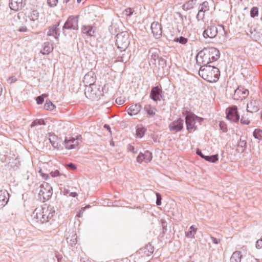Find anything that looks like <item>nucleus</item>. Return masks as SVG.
<instances>
[{
    "mask_svg": "<svg viewBox=\"0 0 262 262\" xmlns=\"http://www.w3.org/2000/svg\"><path fill=\"white\" fill-rule=\"evenodd\" d=\"M55 211L53 207L44 204L41 208H36L33 212V217L36 222L44 223L49 222L54 215Z\"/></svg>",
    "mask_w": 262,
    "mask_h": 262,
    "instance_id": "1",
    "label": "nucleus"
},
{
    "mask_svg": "<svg viewBox=\"0 0 262 262\" xmlns=\"http://www.w3.org/2000/svg\"><path fill=\"white\" fill-rule=\"evenodd\" d=\"M199 74L204 80L211 83L217 81L220 76V72L214 66L204 65L200 68Z\"/></svg>",
    "mask_w": 262,
    "mask_h": 262,
    "instance_id": "2",
    "label": "nucleus"
},
{
    "mask_svg": "<svg viewBox=\"0 0 262 262\" xmlns=\"http://www.w3.org/2000/svg\"><path fill=\"white\" fill-rule=\"evenodd\" d=\"M199 56L202 59V62L204 65H207L208 63L213 62L217 60L220 57V52L215 48H211L208 53H205L203 51L199 53L196 57V61L199 62Z\"/></svg>",
    "mask_w": 262,
    "mask_h": 262,
    "instance_id": "3",
    "label": "nucleus"
},
{
    "mask_svg": "<svg viewBox=\"0 0 262 262\" xmlns=\"http://www.w3.org/2000/svg\"><path fill=\"white\" fill-rule=\"evenodd\" d=\"M52 194V187L49 183L44 182L40 185L38 198L41 201L45 202L51 197Z\"/></svg>",
    "mask_w": 262,
    "mask_h": 262,
    "instance_id": "4",
    "label": "nucleus"
},
{
    "mask_svg": "<svg viewBox=\"0 0 262 262\" xmlns=\"http://www.w3.org/2000/svg\"><path fill=\"white\" fill-rule=\"evenodd\" d=\"M116 45L121 51L125 52L129 45V35L127 32H122L116 36Z\"/></svg>",
    "mask_w": 262,
    "mask_h": 262,
    "instance_id": "5",
    "label": "nucleus"
},
{
    "mask_svg": "<svg viewBox=\"0 0 262 262\" xmlns=\"http://www.w3.org/2000/svg\"><path fill=\"white\" fill-rule=\"evenodd\" d=\"M84 94L88 98L92 100H98L102 95L100 88H97L96 84L87 86Z\"/></svg>",
    "mask_w": 262,
    "mask_h": 262,
    "instance_id": "6",
    "label": "nucleus"
},
{
    "mask_svg": "<svg viewBox=\"0 0 262 262\" xmlns=\"http://www.w3.org/2000/svg\"><path fill=\"white\" fill-rule=\"evenodd\" d=\"M183 114L185 116V122L186 124L187 129H196L195 126V118H198V116L188 111H185L183 112Z\"/></svg>",
    "mask_w": 262,
    "mask_h": 262,
    "instance_id": "7",
    "label": "nucleus"
},
{
    "mask_svg": "<svg viewBox=\"0 0 262 262\" xmlns=\"http://www.w3.org/2000/svg\"><path fill=\"white\" fill-rule=\"evenodd\" d=\"M78 16H70L65 22L62 30L63 32L66 29H72L77 30L78 29Z\"/></svg>",
    "mask_w": 262,
    "mask_h": 262,
    "instance_id": "8",
    "label": "nucleus"
},
{
    "mask_svg": "<svg viewBox=\"0 0 262 262\" xmlns=\"http://www.w3.org/2000/svg\"><path fill=\"white\" fill-rule=\"evenodd\" d=\"M82 137L80 135L77 136L76 138L74 137H66L64 141V145L67 149H72L76 148L78 146L79 141L81 140Z\"/></svg>",
    "mask_w": 262,
    "mask_h": 262,
    "instance_id": "9",
    "label": "nucleus"
},
{
    "mask_svg": "<svg viewBox=\"0 0 262 262\" xmlns=\"http://www.w3.org/2000/svg\"><path fill=\"white\" fill-rule=\"evenodd\" d=\"M226 118L227 119L236 122L239 119V115L238 114L237 108L236 106H233L226 110Z\"/></svg>",
    "mask_w": 262,
    "mask_h": 262,
    "instance_id": "10",
    "label": "nucleus"
},
{
    "mask_svg": "<svg viewBox=\"0 0 262 262\" xmlns=\"http://www.w3.org/2000/svg\"><path fill=\"white\" fill-rule=\"evenodd\" d=\"M152 33L154 37L159 39L162 36V30L160 24L157 21L153 22L150 26Z\"/></svg>",
    "mask_w": 262,
    "mask_h": 262,
    "instance_id": "11",
    "label": "nucleus"
},
{
    "mask_svg": "<svg viewBox=\"0 0 262 262\" xmlns=\"http://www.w3.org/2000/svg\"><path fill=\"white\" fill-rule=\"evenodd\" d=\"M159 52V50L156 48H151L149 50V63L150 65L156 66L157 61L160 58Z\"/></svg>",
    "mask_w": 262,
    "mask_h": 262,
    "instance_id": "12",
    "label": "nucleus"
},
{
    "mask_svg": "<svg viewBox=\"0 0 262 262\" xmlns=\"http://www.w3.org/2000/svg\"><path fill=\"white\" fill-rule=\"evenodd\" d=\"M217 29L215 26H210L205 29L203 33V36L204 38H214L217 34Z\"/></svg>",
    "mask_w": 262,
    "mask_h": 262,
    "instance_id": "13",
    "label": "nucleus"
},
{
    "mask_svg": "<svg viewBox=\"0 0 262 262\" xmlns=\"http://www.w3.org/2000/svg\"><path fill=\"white\" fill-rule=\"evenodd\" d=\"M96 81V76L95 73L93 71H90L86 73L84 76L83 82L85 85V88L87 86H90L94 85Z\"/></svg>",
    "mask_w": 262,
    "mask_h": 262,
    "instance_id": "14",
    "label": "nucleus"
},
{
    "mask_svg": "<svg viewBox=\"0 0 262 262\" xmlns=\"http://www.w3.org/2000/svg\"><path fill=\"white\" fill-rule=\"evenodd\" d=\"M162 97V90L159 86H155L151 89L150 98L154 101H160Z\"/></svg>",
    "mask_w": 262,
    "mask_h": 262,
    "instance_id": "15",
    "label": "nucleus"
},
{
    "mask_svg": "<svg viewBox=\"0 0 262 262\" xmlns=\"http://www.w3.org/2000/svg\"><path fill=\"white\" fill-rule=\"evenodd\" d=\"M169 128L170 130L178 132L181 131L183 128V120L179 118L178 120L171 122L169 125Z\"/></svg>",
    "mask_w": 262,
    "mask_h": 262,
    "instance_id": "16",
    "label": "nucleus"
},
{
    "mask_svg": "<svg viewBox=\"0 0 262 262\" xmlns=\"http://www.w3.org/2000/svg\"><path fill=\"white\" fill-rule=\"evenodd\" d=\"M23 2L24 0H10L9 5L11 10L17 11L23 7Z\"/></svg>",
    "mask_w": 262,
    "mask_h": 262,
    "instance_id": "17",
    "label": "nucleus"
},
{
    "mask_svg": "<svg viewBox=\"0 0 262 262\" xmlns=\"http://www.w3.org/2000/svg\"><path fill=\"white\" fill-rule=\"evenodd\" d=\"M9 194L7 190L0 191V209H2L9 201Z\"/></svg>",
    "mask_w": 262,
    "mask_h": 262,
    "instance_id": "18",
    "label": "nucleus"
},
{
    "mask_svg": "<svg viewBox=\"0 0 262 262\" xmlns=\"http://www.w3.org/2000/svg\"><path fill=\"white\" fill-rule=\"evenodd\" d=\"M247 110L248 112L255 113L259 110V102L257 100H252L247 104Z\"/></svg>",
    "mask_w": 262,
    "mask_h": 262,
    "instance_id": "19",
    "label": "nucleus"
},
{
    "mask_svg": "<svg viewBox=\"0 0 262 262\" xmlns=\"http://www.w3.org/2000/svg\"><path fill=\"white\" fill-rule=\"evenodd\" d=\"M59 26V22L56 25L52 26L47 32V36H53L55 39H58L60 35L58 31Z\"/></svg>",
    "mask_w": 262,
    "mask_h": 262,
    "instance_id": "20",
    "label": "nucleus"
},
{
    "mask_svg": "<svg viewBox=\"0 0 262 262\" xmlns=\"http://www.w3.org/2000/svg\"><path fill=\"white\" fill-rule=\"evenodd\" d=\"M141 105L139 103H137L130 105L127 109V111L128 115L130 116H133L138 114V113L141 110Z\"/></svg>",
    "mask_w": 262,
    "mask_h": 262,
    "instance_id": "21",
    "label": "nucleus"
},
{
    "mask_svg": "<svg viewBox=\"0 0 262 262\" xmlns=\"http://www.w3.org/2000/svg\"><path fill=\"white\" fill-rule=\"evenodd\" d=\"M237 150L238 152H244L247 148V141L241 137L237 143Z\"/></svg>",
    "mask_w": 262,
    "mask_h": 262,
    "instance_id": "22",
    "label": "nucleus"
},
{
    "mask_svg": "<svg viewBox=\"0 0 262 262\" xmlns=\"http://www.w3.org/2000/svg\"><path fill=\"white\" fill-rule=\"evenodd\" d=\"M67 243L72 247L75 245L77 243V236L74 232L71 233L67 237Z\"/></svg>",
    "mask_w": 262,
    "mask_h": 262,
    "instance_id": "23",
    "label": "nucleus"
},
{
    "mask_svg": "<svg viewBox=\"0 0 262 262\" xmlns=\"http://www.w3.org/2000/svg\"><path fill=\"white\" fill-rule=\"evenodd\" d=\"M81 31L89 36L94 35L95 30L92 26H83L81 28Z\"/></svg>",
    "mask_w": 262,
    "mask_h": 262,
    "instance_id": "24",
    "label": "nucleus"
},
{
    "mask_svg": "<svg viewBox=\"0 0 262 262\" xmlns=\"http://www.w3.org/2000/svg\"><path fill=\"white\" fill-rule=\"evenodd\" d=\"M242 253L241 251H236L232 254L230 261V262H241L242 259Z\"/></svg>",
    "mask_w": 262,
    "mask_h": 262,
    "instance_id": "25",
    "label": "nucleus"
},
{
    "mask_svg": "<svg viewBox=\"0 0 262 262\" xmlns=\"http://www.w3.org/2000/svg\"><path fill=\"white\" fill-rule=\"evenodd\" d=\"M53 49L52 45H50L49 42H45L43 50L41 52L43 55H48L52 51Z\"/></svg>",
    "mask_w": 262,
    "mask_h": 262,
    "instance_id": "26",
    "label": "nucleus"
},
{
    "mask_svg": "<svg viewBox=\"0 0 262 262\" xmlns=\"http://www.w3.org/2000/svg\"><path fill=\"white\" fill-rule=\"evenodd\" d=\"M196 0H190L182 6V8L185 11L191 9L196 3Z\"/></svg>",
    "mask_w": 262,
    "mask_h": 262,
    "instance_id": "27",
    "label": "nucleus"
},
{
    "mask_svg": "<svg viewBox=\"0 0 262 262\" xmlns=\"http://www.w3.org/2000/svg\"><path fill=\"white\" fill-rule=\"evenodd\" d=\"M204 159L207 161L215 163L219 160L218 155L215 154L211 156H206L204 157Z\"/></svg>",
    "mask_w": 262,
    "mask_h": 262,
    "instance_id": "28",
    "label": "nucleus"
},
{
    "mask_svg": "<svg viewBox=\"0 0 262 262\" xmlns=\"http://www.w3.org/2000/svg\"><path fill=\"white\" fill-rule=\"evenodd\" d=\"M199 10H201V12H206L209 11V6L208 2L205 1L202 3L199 7Z\"/></svg>",
    "mask_w": 262,
    "mask_h": 262,
    "instance_id": "29",
    "label": "nucleus"
},
{
    "mask_svg": "<svg viewBox=\"0 0 262 262\" xmlns=\"http://www.w3.org/2000/svg\"><path fill=\"white\" fill-rule=\"evenodd\" d=\"M232 98L234 100H242V93L239 86L234 90V93L232 96Z\"/></svg>",
    "mask_w": 262,
    "mask_h": 262,
    "instance_id": "30",
    "label": "nucleus"
},
{
    "mask_svg": "<svg viewBox=\"0 0 262 262\" xmlns=\"http://www.w3.org/2000/svg\"><path fill=\"white\" fill-rule=\"evenodd\" d=\"M144 109L149 117L153 116L155 114V112L150 105L147 104L145 105Z\"/></svg>",
    "mask_w": 262,
    "mask_h": 262,
    "instance_id": "31",
    "label": "nucleus"
},
{
    "mask_svg": "<svg viewBox=\"0 0 262 262\" xmlns=\"http://www.w3.org/2000/svg\"><path fill=\"white\" fill-rule=\"evenodd\" d=\"M144 157L143 159H144V162L146 163H148L150 162L152 158V153L146 150L143 153Z\"/></svg>",
    "mask_w": 262,
    "mask_h": 262,
    "instance_id": "32",
    "label": "nucleus"
},
{
    "mask_svg": "<svg viewBox=\"0 0 262 262\" xmlns=\"http://www.w3.org/2000/svg\"><path fill=\"white\" fill-rule=\"evenodd\" d=\"M253 137L259 140H262V130L256 128L253 133Z\"/></svg>",
    "mask_w": 262,
    "mask_h": 262,
    "instance_id": "33",
    "label": "nucleus"
},
{
    "mask_svg": "<svg viewBox=\"0 0 262 262\" xmlns=\"http://www.w3.org/2000/svg\"><path fill=\"white\" fill-rule=\"evenodd\" d=\"M146 129L143 127H138L136 129V135L139 138H142L145 132Z\"/></svg>",
    "mask_w": 262,
    "mask_h": 262,
    "instance_id": "34",
    "label": "nucleus"
},
{
    "mask_svg": "<svg viewBox=\"0 0 262 262\" xmlns=\"http://www.w3.org/2000/svg\"><path fill=\"white\" fill-rule=\"evenodd\" d=\"M55 107V105L50 100H46L44 108L48 111H52Z\"/></svg>",
    "mask_w": 262,
    "mask_h": 262,
    "instance_id": "35",
    "label": "nucleus"
},
{
    "mask_svg": "<svg viewBox=\"0 0 262 262\" xmlns=\"http://www.w3.org/2000/svg\"><path fill=\"white\" fill-rule=\"evenodd\" d=\"M144 250V253H146L147 255H149L153 253L154 248L151 245H147L145 247Z\"/></svg>",
    "mask_w": 262,
    "mask_h": 262,
    "instance_id": "36",
    "label": "nucleus"
},
{
    "mask_svg": "<svg viewBox=\"0 0 262 262\" xmlns=\"http://www.w3.org/2000/svg\"><path fill=\"white\" fill-rule=\"evenodd\" d=\"M39 17V13L37 12V10H33L30 15L29 16V18L31 20H32L33 21L38 20Z\"/></svg>",
    "mask_w": 262,
    "mask_h": 262,
    "instance_id": "37",
    "label": "nucleus"
},
{
    "mask_svg": "<svg viewBox=\"0 0 262 262\" xmlns=\"http://www.w3.org/2000/svg\"><path fill=\"white\" fill-rule=\"evenodd\" d=\"M45 124H46V122L43 119H36L32 122V123L31 124V126L32 127H33L37 125H45Z\"/></svg>",
    "mask_w": 262,
    "mask_h": 262,
    "instance_id": "38",
    "label": "nucleus"
},
{
    "mask_svg": "<svg viewBox=\"0 0 262 262\" xmlns=\"http://www.w3.org/2000/svg\"><path fill=\"white\" fill-rule=\"evenodd\" d=\"M174 41L179 42L182 45H185L187 42L188 39L183 36H180L179 37L175 38L174 39Z\"/></svg>",
    "mask_w": 262,
    "mask_h": 262,
    "instance_id": "39",
    "label": "nucleus"
},
{
    "mask_svg": "<svg viewBox=\"0 0 262 262\" xmlns=\"http://www.w3.org/2000/svg\"><path fill=\"white\" fill-rule=\"evenodd\" d=\"M258 9L256 7H252L250 10V16L251 17H254L258 16Z\"/></svg>",
    "mask_w": 262,
    "mask_h": 262,
    "instance_id": "40",
    "label": "nucleus"
},
{
    "mask_svg": "<svg viewBox=\"0 0 262 262\" xmlns=\"http://www.w3.org/2000/svg\"><path fill=\"white\" fill-rule=\"evenodd\" d=\"M242 93V100L245 99L249 94V91L242 86H239Z\"/></svg>",
    "mask_w": 262,
    "mask_h": 262,
    "instance_id": "41",
    "label": "nucleus"
},
{
    "mask_svg": "<svg viewBox=\"0 0 262 262\" xmlns=\"http://www.w3.org/2000/svg\"><path fill=\"white\" fill-rule=\"evenodd\" d=\"M158 61L159 66L162 68H164L166 67V60L162 57H160Z\"/></svg>",
    "mask_w": 262,
    "mask_h": 262,
    "instance_id": "42",
    "label": "nucleus"
},
{
    "mask_svg": "<svg viewBox=\"0 0 262 262\" xmlns=\"http://www.w3.org/2000/svg\"><path fill=\"white\" fill-rule=\"evenodd\" d=\"M134 11L130 8H128L125 9L123 12V14L126 16H130L133 13Z\"/></svg>",
    "mask_w": 262,
    "mask_h": 262,
    "instance_id": "43",
    "label": "nucleus"
},
{
    "mask_svg": "<svg viewBox=\"0 0 262 262\" xmlns=\"http://www.w3.org/2000/svg\"><path fill=\"white\" fill-rule=\"evenodd\" d=\"M50 174L53 178L57 177L60 176H63L64 178L66 177L65 174L60 173V172L58 170H56L55 171H51L50 172Z\"/></svg>",
    "mask_w": 262,
    "mask_h": 262,
    "instance_id": "44",
    "label": "nucleus"
},
{
    "mask_svg": "<svg viewBox=\"0 0 262 262\" xmlns=\"http://www.w3.org/2000/svg\"><path fill=\"white\" fill-rule=\"evenodd\" d=\"M219 126L220 129L223 131V132L226 133L227 132V126L225 122L223 121H220Z\"/></svg>",
    "mask_w": 262,
    "mask_h": 262,
    "instance_id": "45",
    "label": "nucleus"
},
{
    "mask_svg": "<svg viewBox=\"0 0 262 262\" xmlns=\"http://www.w3.org/2000/svg\"><path fill=\"white\" fill-rule=\"evenodd\" d=\"M45 96V94H42V95L37 97L36 99V103L38 104H41L44 101Z\"/></svg>",
    "mask_w": 262,
    "mask_h": 262,
    "instance_id": "46",
    "label": "nucleus"
},
{
    "mask_svg": "<svg viewBox=\"0 0 262 262\" xmlns=\"http://www.w3.org/2000/svg\"><path fill=\"white\" fill-rule=\"evenodd\" d=\"M205 12H201V10H199V12L196 15V19L198 20H203L205 17Z\"/></svg>",
    "mask_w": 262,
    "mask_h": 262,
    "instance_id": "47",
    "label": "nucleus"
},
{
    "mask_svg": "<svg viewBox=\"0 0 262 262\" xmlns=\"http://www.w3.org/2000/svg\"><path fill=\"white\" fill-rule=\"evenodd\" d=\"M47 3L49 6L54 7L57 5L58 0H48Z\"/></svg>",
    "mask_w": 262,
    "mask_h": 262,
    "instance_id": "48",
    "label": "nucleus"
},
{
    "mask_svg": "<svg viewBox=\"0 0 262 262\" xmlns=\"http://www.w3.org/2000/svg\"><path fill=\"white\" fill-rule=\"evenodd\" d=\"M143 158H144L143 153L140 152L137 157V161L138 163H142V162H144V159H143Z\"/></svg>",
    "mask_w": 262,
    "mask_h": 262,
    "instance_id": "49",
    "label": "nucleus"
},
{
    "mask_svg": "<svg viewBox=\"0 0 262 262\" xmlns=\"http://www.w3.org/2000/svg\"><path fill=\"white\" fill-rule=\"evenodd\" d=\"M196 232H193V231L189 230L188 232H186V236L188 238H194V235Z\"/></svg>",
    "mask_w": 262,
    "mask_h": 262,
    "instance_id": "50",
    "label": "nucleus"
},
{
    "mask_svg": "<svg viewBox=\"0 0 262 262\" xmlns=\"http://www.w3.org/2000/svg\"><path fill=\"white\" fill-rule=\"evenodd\" d=\"M255 247L257 249H259L262 248V236L257 241Z\"/></svg>",
    "mask_w": 262,
    "mask_h": 262,
    "instance_id": "51",
    "label": "nucleus"
},
{
    "mask_svg": "<svg viewBox=\"0 0 262 262\" xmlns=\"http://www.w3.org/2000/svg\"><path fill=\"white\" fill-rule=\"evenodd\" d=\"M157 195V200H156V204L158 206H160L161 205V195L159 193H157L156 194Z\"/></svg>",
    "mask_w": 262,
    "mask_h": 262,
    "instance_id": "52",
    "label": "nucleus"
},
{
    "mask_svg": "<svg viewBox=\"0 0 262 262\" xmlns=\"http://www.w3.org/2000/svg\"><path fill=\"white\" fill-rule=\"evenodd\" d=\"M16 81L17 78L14 76H12L7 80L8 82L10 84Z\"/></svg>",
    "mask_w": 262,
    "mask_h": 262,
    "instance_id": "53",
    "label": "nucleus"
},
{
    "mask_svg": "<svg viewBox=\"0 0 262 262\" xmlns=\"http://www.w3.org/2000/svg\"><path fill=\"white\" fill-rule=\"evenodd\" d=\"M127 150L129 151L133 152V153L135 154L137 153V150H135V147L131 145H128L127 146Z\"/></svg>",
    "mask_w": 262,
    "mask_h": 262,
    "instance_id": "54",
    "label": "nucleus"
},
{
    "mask_svg": "<svg viewBox=\"0 0 262 262\" xmlns=\"http://www.w3.org/2000/svg\"><path fill=\"white\" fill-rule=\"evenodd\" d=\"M50 141L52 144V145L54 147V148H59V146L60 145L58 143H57L56 142H54L53 141H52L51 140V139H50Z\"/></svg>",
    "mask_w": 262,
    "mask_h": 262,
    "instance_id": "55",
    "label": "nucleus"
},
{
    "mask_svg": "<svg viewBox=\"0 0 262 262\" xmlns=\"http://www.w3.org/2000/svg\"><path fill=\"white\" fill-rule=\"evenodd\" d=\"M241 122L243 124L248 125L250 123V121L246 120L243 117H242L241 119Z\"/></svg>",
    "mask_w": 262,
    "mask_h": 262,
    "instance_id": "56",
    "label": "nucleus"
},
{
    "mask_svg": "<svg viewBox=\"0 0 262 262\" xmlns=\"http://www.w3.org/2000/svg\"><path fill=\"white\" fill-rule=\"evenodd\" d=\"M67 166L72 170H75L76 169V167L75 164L72 163H70L67 165Z\"/></svg>",
    "mask_w": 262,
    "mask_h": 262,
    "instance_id": "57",
    "label": "nucleus"
},
{
    "mask_svg": "<svg viewBox=\"0 0 262 262\" xmlns=\"http://www.w3.org/2000/svg\"><path fill=\"white\" fill-rule=\"evenodd\" d=\"M116 102L117 104H119V105H121L122 104H123L124 101L123 100H122L121 99V98H117L116 100Z\"/></svg>",
    "mask_w": 262,
    "mask_h": 262,
    "instance_id": "58",
    "label": "nucleus"
},
{
    "mask_svg": "<svg viewBox=\"0 0 262 262\" xmlns=\"http://www.w3.org/2000/svg\"><path fill=\"white\" fill-rule=\"evenodd\" d=\"M210 238L212 240V242L215 244H217L220 242V239L216 238L213 236H211Z\"/></svg>",
    "mask_w": 262,
    "mask_h": 262,
    "instance_id": "59",
    "label": "nucleus"
},
{
    "mask_svg": "<svg viewBox=\"0 0 262 262\" xmlns=\"http://www.w3.org/2000/svg\"><path fill=\"white\" fill-rule=\"evenodd\" d=\"M27 31V28L26 26H21L18 29V31L20 32H24Z\"/></svg>",
    "mask_w": 262,
    "mask_h": 262,
    "instance_id": "60",
    "label": "nucleus"
},
{
    "mask_svg": "<svg viewBox=\"0 0 262 262\" xmlns=\"http://www.w3.org/2000/svg\"><path fill=\"white\" fill-rule=\"evenodd\" d=\"M196 154L200 156L201 158H203L204 159V157L206 156H205L204 155H203V153L202 152L201 150L200 149H198L196 150Z\"/></svg>",
    "mask_w": 262,
    "mask_h": 262,
    "instance_id": "61",
    "label": "nucleus"
},
{
    "mask_svg": "<svg viewBox=\"0 0 262 262\" xmlns=\"http://www.w3.org/2000/svg\"><path fill=\"white\" fill-rule=\"evenodd\" d=\"M39 172L40 173L41 176H42V177L43 178H44L45 180H47L48 179V178L49 177V176L48 174L43 173H42L41 171V170L39 171Z\"/></svg>",
    "mask_w": 262,
    "mask_h": 262,
    "instance_id": "62",
    "label": "nucleus"
},
{
    "mask_svg": "<svg viewBox=\"0 0 262 262\" xmlns=\"http://www.w3.org/2000/svg\"><path fill=\"white\" fill-rule=\"evenodd\" d=\"M197 230V228H195L193 225L191 226L189 228V230L193 231V232H196Z\"/></svg>",
    "mask_w": 262,
    "mask_h": 262,
    "instance_id": "63",
    "label": "nucleus"
},
{
    "mask_svg": "<svg viewBox=\"0 0 262 262\" xmlns=\"http://www.w3.org/2000/svg\"><path fill=\"white\" fill-rule=\"evenodd\" d=\"M81 262H91L89 259H85L84 258H81L80 259Z\"/></svg>",
    "mask_w": 262,
    "mask_h": 262,
    "instance_id": "64",
    "label": "nucleus"
}]
</instances>
